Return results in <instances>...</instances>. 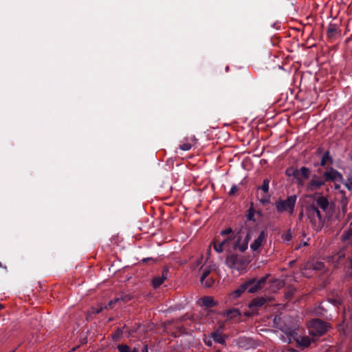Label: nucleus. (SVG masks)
Returning a JSON list of instances; mask_svg holds the SVG:
<instances>
[{"label": "nucleus", "mask_w": 352, "mask_h": 352, "mask_svg": "<svg viewBox=\"0 0 352 352\" xmlns=\"http://www.w3.org/2000/svg\"><path fill=\"white\" fill-rule=\"evenodd\" d=\"M329 205V201L326 197L318 196L311 204L305 207L306 220L314 230L319 231L323 228L325 217L322 214L320 210L322 212H326Z\"/></svg>", "instance_id": "f257e3e1"}, {"label": "nucleus", "mask_w": 352, "mask_h": 352, "mask_svg": "<svg viewBox=\"0 0 352 352\" xmlns=\"http://www.w3.org/2000/svg\"><path fill=\"white\" fill-rule=\"evenodd\" d=\"M296 199V195H291L286 199L277 200L275 202V206L278 212H288L289 214H293Z\"/></svg>", "instance_id": "f03ea898"}, {"label": "nucleus", "mask_w": 352, "mask_h": 352, "mask_svg": "<svg viewBox=\"0 0 352 352\" xmlns=\"http://www.w3.org/2000/svg\"><path fill=\"white\" fill-rule=\"evenodd\" d=\"M328 329L327 323L320 319L313 320L309 326V333L314 337H319L324 335Z\"/></svg>", "instance_id": "7ed1b4c3"}, {"label": "nucleus", "mask_w": 352, "mask_h": 352, "mask_svg": "<svg viewBox=\"0 0 352 352\" xmlns=\"http://www.w3.org/2000/svg\"><path fill=\"white\" fill-rule=\"evenodd\" d=\"M226 263L230 268L237 271L244 270L248 265L246 261L242 257L235 254L228 256L226 258Z\"/></svg>", "instance_id": "20e7f679"}, {"label": "nucleus", "mask_w": 352, "mask_h": 352, "mask_svg": "<svg viewBox=\"0 0 352 352\" xmlns=\"http://www.w3.org/2000/svg\"><path fill=\"white\" fill-rule=\"evenodd\" d=\"M268 275L258 280L255 278L250 279V280L245 283L246 289L248 293H254L261 289H262L266 283Z\"/></svg>", "instance_id": "39448f33"}, {"label": "nucleus", "mask_w": 352, "mask_h": 352, "mask_svg": "<svg viewBox=\"0 0 352 352\" xmlns=\"http://www.w3.org/2000/svg\"><path fill=\"white\" fill-rule=\"evenodd\" d=\"M197 140L195 138V135H190L189 137H186L181 142L179 148L183 151H188L190 149L197 147Z\"/></svg>", "instance_id": "423d86ee"}, {"label": "nucleus", "mask_w": 352, "mask_h": 352, "mask_svg": "<svg viewBox=\"0 0 352 352\" xmlns=\"http://www.w3.org/2000/svg\"><path fill=\"white\" fill-rule=\"evenodd\" d=\"M340 241L344 248L352 246V227L344 230L340 236Z\"/></svg>", "instance_id": "0eeeda50"}, {"label": "nucleus", "mask_w": 352, "mask_h": 352, "mask_svg": "<svg viewBox=\"0 0 352 352\" xmlns=\"http://www.w3.org/2000/svg\"><path fill=\"white\" fill-rule=\"evenodd\" d=\"M232 236H229L221 242L217 243L214 242V248L218 253L222 252L225 249L230 248V242L233 239Z\"/></svg>", "instance_id": "6e6552de"}, {"label": "nucleus", "mask_w": 352, "mask_h": 352, "mask_svg": "<svg viewBox=\"0 0 352 352\" xmlns=\"http://www.w3.org/2000/svg\"><path fill=\"white\" fill-rule=\"evenodd\" d=\"M266 236L267 234L265 231L261 232L258 236L254 240L253 243L250 245V248L254 251L257 250L265 241Z\"/></svg>", "instance_id": "1a4fd4ad"}, {"label": "nucleus", "mask_w": 352, "mask_h": 352, "mask_svg": "<svg viewBox=\"0 0 352 352\" xmlns=\"http://www.w3.org/2000/svg\"><path fill=\"white\" fill-rule=\"evenodd\" d=\"M168 270L164 269L161 276H156L152 280V286L154 288L160 287L167 278Z\"/></svg>", "instance_id": "9d476101"}, {"label": "nucleus", "mask_w": 352, "mask_h": 352, "mask_svg": "<svg viewBox=\"0 0 352 352\" xmlns=\"http://www.w3.org/2000/svg\"><path fill=\"white\" fill-rule=\"evenodd\" d=\"M324 176L327 181L329 180H338L341 179L342 175L337 170L331 168L329 170H327L324 173Z\"/></svg>", "instance_id": "9b49d317"}, {"label": "nucleus", "mask_w": 352, "mask_h": 352, "mask_svg": "<svg viewBox=\"0 0 352 352\" xmlns=\"http://www.w3.org/2000/svg\"><path fill=\"white\" fill-rule=\"evenodd\" d=\"M324 184V182L318 179V177H313L311 180L310 181L307 189L309 190H315L320 188Z\"/></svg>", "instance_id": "f8f14e48"}, {"label": "nucleus", "mask_w": 352, "mask_h": 352, "mask_svg": "<svg viewBox=\"0 0 352 352\" xmlns=\"http://www.w3.org/2000/svg\"><path fill=\"white\" fill-rule=\"evenodd\" d=\"M346 256L345 252L342 250L338 252L336 254L332 256L331 261L332 263H335V266H337L338 264H340L344 261Z\"/></svg>", "instance_id": "ddd939ff"}, {"label": "nucleus", "mask_w": 352, "mask_h": 352, "mask_svg": "<svg viewBox=\"0 0 352 352\" xmlns=\"http://www.w3.org/2000/svg\"><path fill=\"white\" fill-rule=\"evenodd\" d=\"M266 302V300L264 298L260 297L257 298L253 299L250 303L249 307L252 309H257L258 307H262Z\"/></svg>", "instance_id": "4468645a"}, {"label": "nucleus", "mask_w": 352, "mask_h": 352, "mask_svg": "<svg viewBox=\"0 0 352 352\" xmlns=\"http://www.w3.org/2000/svg\"><path fill=\"white\" fill-rule=\"evenodd\" d=\"M338 34V28L335 24H329L327 28V34L329 38L333 39Z\"/></svg>", "instance_id": "2eb2a0df"}, {"label": "nucleus", "mask_w": 352, "mask_h": 352, "mask_svg": "<svg viewBox=\"0 0 352 352\" xmlns=\"http://www.w3.org/2000/svg\"><path fill=\"white\" fill-rule=\"evenodd\" d=\"M202 305L206 307H212L217 305L214 298L211 296H205L201 299Z\"/></svg>", "instance_id": "dca6fc26"}, {"label": "nucleus", "mask_w": 352, "mask_h": 352, "mask_svg": "<svg viewBox=\"0 0 352 352\" xmlns=\"http://www.w3.org/2000/svg\"><path fill=\"white\" fill-rule=\"evenodd\" d=\"M211 270H212V267L211 266H208V267H206L202 266L200 268V271L202 272L201 276L200 277V282H201V283H204V280H205L206 279V278L208 277L209 274L211 272Z\"/></svg>", "instance_id": "f3484780"}, {"label": "nucleus", "mask_w": 352, "mask_h": 352, "mask_svg": "<svg viewBox=\"0 0 352 352\" xmlns=\"http://www.w3.org/2000/svg\"><path fill=\"white\" fill-rule=\"evenodd\" d=\"M284 285L285 282L283 280L275 279L272 282L271 288L273 291L275 292L283 287Z\"/></svg>", "instance_id": "a211bd4d"}, {"label": "nucleus", "mask_w": 352, "mask_h": 352, "mask_svg": "<svg viewBox=\"0 0 352 352\" xmlns=\"http://www.w3.org/2000/svg\"><path fill=\"white\" fill-rule=\"evenodd\" d=\"M211 337L213 338L214 341L216 342H218L221 344L225 343V339L219 331L212 332L211 333Z\"/></svg>", "instance_id": "6ab92c4d"}, {"label": "nucleus", "mask_w": 352, "mask_h": 352, "mask_svg": "<svg viewBox=\"0 0 352 352\" xmlns=\"http://www.w3.org/2000/svg\"><path fill=\"white\" fill-rule=\"evenodd\" d=\"M308 267L316 271H323L324 270V265L322 262L316 261L310 264Z\"/></svg>", "instance_id": "aec40b11"}, {"label": "nucleus", "mask_w": 352, "mask_h": 352, "mask_svg": "<svg viewBox=\"0 0 352 352\" xmlns=\"http://www.w3.org/2000/svg\"><path fill=\"white\" fill-rule=\"evenodd\" d=\"M296 341L300 345V346H308L310 345L311 341H313L312 340H311L308 337H298V338H296Z\"/></svg>", "instance_id": "412c9836"}, {"label": "nucleus", "mask_w": 352, "mask_h": 352, "mask_svg": "<svg viewBox=\"0 0 352 352\" xmlns=\"http://www.w3.org/2000/svg\"><path fill=\"white\" fill-rule=\"evenodd\" d=\"M239 311L236 309L227 310L223 314V315L226 316L228 319L236 318V316H239Z\"/></svg>", "instance_id": "4be33fe9"}, {"label": "nucleus", "mask_w": 352, "mask_h": 352, "mask_svg": "<svg viewBox=\"0 0 352 352\" xmlns=\"http://www.w3.org/2000/svg\"><path fill=\"white\" fill-rule=\"evenodd\" d=\"M246 290V287L244 283L239 288L235 289L232 295L234 296V298H239L241 294H243Z\"/></svg>", "instance_id": "5701e85b"}, {"label": "nucleus", "mask_w": 352, "mask_h": 352, "mask_svg": "<svg viewBox=\"0 0 352 352\" xmlns=\"http://www.w3.org/2000/svg\"><path fill=\"white\" fill-rule=\"evenodd\" d=\"M285 173L289 177L293 176L294 178H298L300 172L298 169L290 167L286 170Z\"/></svg>", "instance_id": "b1692460"}, {"label": "nucleus", "mask_w": 352, "mask_h": 352, "mask_svg": "<svg viewBox=\"0 0 352 352\" xmlns=\"http://www.w3.org/2000/svg\"><path fill=\"white\" fill-rule=\"evenodd\" d=\"M298 170L300 172V177H303L305 179L309 177L310 171L307 168L303 166Z\"/></svg>", "instance_id": "393cba45"}, {"label": "nucleus", "mask_w": 352, "mask_h": 352, "mask_svg": "<svg viewBox=\"0 0 352 352\" xmlns=\"http://www.w3.org/2000/svg\"><path fill=\"white\" fill-rule=\"evenodd\" d=\"M214 283V278L211 277H208L205 280H204V283H201L205 287H210L213 285Z\"/></svg>", "instance_id": "a878e982"}, {"label": "nucleus", "mask_w": 352, "mask_h": 352, "mask_svg": "<svg viewBox=\"0 0 352 352\" xmlns=\"http://www.w3.org/2000/svg\"><path fill=\"white\" fill-rule=\"evenodd\" d=\"M119 352H131L132 349L126 344H120L118 346Z\"/></svg>", "instance_id": "bb28decb"}, {"label": "nucleus", "mask_w": 352, "mask_h": 352, "mask_svg": "<svg viewBox=\"0 0 352 352\" xmlns=\"http://www.w3.org/2000/svg\"><path fill=\"white\" fill-rule=\"evenodd\" d=\"M329 162H332V160H331L330 155H322V157L321 159V162H320L322 166H324L325 164H327Z\"/></svg>", "instance_id": "cd10ccee"}, {"label": "nucleus", "mask_w": 352, "mask_h": 352, "mask_svg": "<svg viewBox=\"0 0 352 352\" xmlns=\"http://www.w3.org/2000/svg\"><path fill=\"white\" fill-rule=\"evenodd\" d=\"M269 183H270V182L267 179H265L263 180V185L261 186V189L265 192H267L269 190Z\"/></svg>", "instance_id": "c85d7f7f"}, {"label": "nucleus", "mask_w": 352, "mask_h": 352, "mask_svg": "<svg viewBox=\"0 0 352 352\" xmlns=\"http://www.w3.org/2000/svg\"><path fill=\"white\" fill-rule=\"evenodd\" d=\"M122 335V330L120 329H118L116 332L112 335V337L115 340H118L121 338Z\"/></svg>", "instance_id": "c756f323"}, {"label": "nucleus", "mask_w": 352, "mask_h": 352, "mask_svg": "<svg viewBox=\"0 0 352 352\" xmlns=\"http://www.w3.org/2000/svg\"><path fill=\"white\" fill-rule=\"evenodd\" d=\"M132 298H133V296L131 295L124 294L120 298V300H122L124 302H127L130 301Z\"/></svg>", "instance_id": "7c9ffc66"}, {"label": "nucleus", "mask_w": 352, "mask_h": 352, "mask_svg": "<svg viewBox=\"0 0 352 352\" xmlns=\"http://www.w3.org/2000/svg\"><path fill=\"white\" fill-rule=\"evenodd\" d=\"M345 185H346V187L348 189H351L352 188V173H351V175L347 178V180H346V182Z\"/></svg>", "instance_id": "2f4dec72"}, {"label": "nucleus", "mask_w": 352, "mask_h": 352, "mask_svg": "<svg viewBox=\"0 0 352 352\" xmlns=\"http://www.w3.org/2000/svg\"><path fill=\"white\" fill-rule=\"evenodd\" d=\"M282 238L287 241H289L292 239V234L290 232V230H288L286 233L283 234L282 236Z\"/></svg>", "instance_id": "473e14b6"}, {"label": "nucleus", "mask_w": 352, "mask_h": 352, "mask_svg": "<svg viewBox=\"0 0 352 352\" xmlns=\"http://www.w3.org/2000/svg\"><path fill=\"white\" fill-rule=\"evenodd\" d=\"M120 301V298H115L112 300H111L108 305L105 307L106 309H108V308H112L113 307V305L117 302Z\"/></svg>", "instance_id": "72a5a7b5"}, {"label": "nucleus", "mask_w": 352, "mask_h": 352, "mask_svg": "<svg viewBox=\"0 0 352 352\" xmlns=\"http://www.w3.org/2000/svg\"><path fill=\"white\" fill-rule=\"evenodd\" d=\"M254 209L252 208H251L248 210V214L247 215L248 219V220H252L253 218H254Z\"/></svg>", "instance_id": "f704fd0d"}, {"label": "nucleus", "mask_w": 352, "mask_h": 352, "mask_svg": "<svg viewBox=\"0 0 352 352\" xmlns=\"http://www.w3.org/2000/svg\"><path fill=\"white\" fill-rule=\"evenodd\" d=\"M237 190H238V187H237L236 186H235V185H234V186H233L231 188V189H230V192H229V193H228V194H229V195L232 196V195H234L235 194V192H236Z\"/></svg>", "instance_id": "c9c22d12"}, {"label": "nucleus", "mask_w": 352, "mask_h": 352, "mask_svg": "<svg viewBox=\"0 0 352 352\" xmlns=\"http://www.w3.org/2000/svg\"><path fill=\"white\" fill-rule=\"evenodd\" d=\"M232 228H227L226 230H222L221 232V234L224 236V235H227V234H229L232 233Z\"/></svg>", "instance_id": "e433bc0d"}, {"label": "nucleus", "mask_w": 352, "mask_h": 352, "mask_svg": "<svg viewBox=\"0 0 352 352\" xmlns=\"http://www.w3.org/2000/svg\"><path fill=\"white\" fill-rule=\"evenodd\" d=\"M298 181V184L300 186H302L304 184L303 182V177H300V174L298 175V178H296Z\"/></svg>", "instance_id": "4c0bfd02"}, {"label": "nucleus", "mask_w": 352, "mask_h": 352, "mask_svg": "<svg viewBox=\"0 0 352 352\" xmlns=\"http://www.w3.org/2000/svg\"><path fill=\"white\" fill-rule=\"evenodd\" d=\"M102 309H103V308H102V307H100V308H98V309L93 308V309H92V312H93V313H95V314H98V313H100V311H102Z\"/></svg>", "instance_id": "58836bf2"}, {"label": "nucleus", "mask_w": 352, "mask_h": 352, "mask_svg": "<svg viewBox=\"0 0 352 352\" xmlns=\"http://www.w3.org/2000/svg\"><path fill=\"white\" fill-rule=\"evenodd\" d=\"M293 294H294V290L292 289H290V290L287 293V294H286L287 298H289V297L292 296L293 295Z\"/></svg>", "instance_id": "ea45409f"}, {"label": "nucleus", "mask_w": 352, "mask_h": 352, "mask_svg": "<svg viewBox=\"0 0 352 352\" xmlns=\"http://www.w3.org/2000/svg\"><path fill=\"white\" fill-rule=\"evenodd\" d=\"M331 301L335 305L340 304V300L337 299H331Z\"/></svg>", "instance_id": "a19ab883"}, {"label": "nucleus", "mask_w": 352, "mask_h": 352, "mask_svg": "<svg viewBox=\"0 0 352 352\" xmlns=\"http://www.w3.org/2000/svg\"><path fill=\"white\" fill-rule=\"evenodd\" d=\"M280 320V317H277L276 316L274 319V324H276V325H278V321Z\"/></svg>", "instance_id": "79ce46f5"}, {"label": "nucleus", "mask_w": 352, "mask_h": 352, "mask_svg": "<svg viewBox=\"0 0 352 352\" xmlns=\"http://www.w3.org/2000/svg\"><path fill=\"white\" fill-rule=\"evenodd\" d=\"M342 210L343 213H345L346 212L347 208H346V204L342 205Z\"/></svg>", "instance_id": "37998d69"}, {"label": "nucleus", "mask_w": 352, "mask_h": 352, "mask_svg": "<svg viewBox=\"0 0 352 352\" xmlns=\"http://www.w3.org/2000/svg\"><path fill=\"white\" fill-rule=\"evenodd\" d=\"M142 352H148L147 345H145L142 351Z\"/></svg>", "instance_id": "c03bdc74"}, {"label": "nucleus", "mask_w": 352, "mask_h": 352, "mask_svg": "<svg viewBox=\"0 0 352 352\" xmlns=\"http://www.w3.org/2000/svg\"><path fill=\"white\" fill-rule=\"evenodd\" d=\"M303 214H304V212H303V211H302V212L299 214V219H300L302 217Z\"/></svg>", "instance_id": "a18cd8bd"}, {"label": "nucleus", "mask_w": 352, "mask_h": 352, "mask_svg": "<svg viewBox=\"0 0 352 352\" xmlns=\"http://www.w3.org/2000/svg\"><path fill=\"white\" fill-rule=\"evenodd\" d=\"M228 148H225L224 150L223 151V153H230V151H227Z\"/></svg>", "instance_id": "49530a36"}, {"label": "nucleus", "mask_w": 352, "mask_h": 352, "mask_svg": "<svg viewBox=\"0 0 352 352\" xmlns=\"http://www.w3.org/2000/svg\"><path fill=\"white\" fill-rule=\"evenodd\" d=\"M205 342H206L208 345H209V346H210V345H211V342H210V340H209V341H206H206H205Z\"/></svg>", "instance_id": "de8ad7c7"}, {"label": "nucleus", "mask_w": 352, "mask_h": 352, "mask_svg": "<svg viewBox=\"0 0 352 352\" xmlns=\"http://www.w3.org/2000/svg\"><path fill=\"white\" fill-rule=\"evenodd\" d=\"M131 352H138V349L134 348L133 349H132Z\"/></svg>", "instance_id": "09e8293b"}, {"label": "nucleus", "mask_w": 352, "mask_h": 352, "mask_svg": "<svg viewBox=\"0 0 352 352\" xmlns=\"http://www.w3.org/2000/svg\"><path fill=\"white\" fill-rule=\"evenodd\" d=\"M0 267H3L4 269H6V267L3 266V265L1 262H0Z\"/></svg>", "instance_id": "8fccbe9b"}, {"label": "nucleus", "mask_w": 352, "mask_h": 352, "mask_svg": "<svg viewBox=\"0 0 352 352\" xmlns=\"http://www.w3.org/2000/svg\"><path fill=\"white\" fill-rule=\"evenodd\" d=\"M352 217V214H351V213H349V214H348V218H350V217Z\"/></svg>", "instance_id": "3c124183"}, {"label": "nucleus", "mask_w": 352, "mask_h": 352, "mask_svg": "<svg viewBox=\"0 0 352 352\" xmlns=\"http://www.w3.org/2000/svg\"><path fill=\"white\" fill-rule=\"evenodd\" d=\"M3 307H4V306H3V305L0 304V309H3Z\"/></svg>", "instance_id": "603ef678"}, {"label": "nucleus", "mask_w": 352, "mask_h": 352, "mask_svg": "<svg viewBox=\"0 0 352 352\" xmlns=\"http://www.w3.org/2000/svg\"><path fill=\"white\" fill-rule=\"evenodd\" d=\"M324 154L328 155V154H329V151H326V152H324Z\"/></svg>", "instance_id": "864d4df0"}, {"label": "nucleus", "mask_w": 352, "mask_h": 352, "mask_svg": "<svg viewBox=\"0 0 352 352\" xmlns=\"http://www.w3.org/2000/svg\"><path fill=\"white\" fill-rule=\"evenodd\" d=\"M349 226H350V227H352V220H351V222L350 223Z\"/></svg>", "instance_id": "5fc2aeb1"}, {"label": "nucleus", "mask_w": 352, "mask_h": 352, "mask_svg": "<svg viewBox=\"0 0 352 352\" xmlns=\"http://www.w3.org/2000/svg\"><path fill=\"white\" fill-rule=\"evenodd\" d=\"M350 318L352 320V314H350Z\"/></svg>", "instance_id": "6e6d98bb"}, {"label": "nucleus", "mask_w": 352, "mask_h": 352, "mask_svg": "<svg viewBox=\"0 0 352 352\" xmlns=\"http://www.w3.org/2000/svg\"><path fill=\"white\" fill-rule=\"evenodd\" d=\"M351 263L352 265V255H351Z\"/></svg>", "instance_id": "4d7b16f0"}, {"label": "nucleus", "mask_w": 352, "mask_h": 352, "mask_svg": "<svg viewBox=\"0 0 352 352\" xmlns=\"http://www.w3.org/2000/svg\"><path fill=\"white\" fill-rule=\"evenodd\" d=\"M147 259L146 258H144L143 259V261L145 262Z\"/></svg>", "instance_id": "13d9d810"}, {"label": "nucleus", "mask_w": 352, "mask_h": 352, "mask_svg": "<svg viewBox=\"0 0 352 352\" xmlns=\"http://www.w3.org/2000/svg\"><path fill=\"white\" fill-rule=\"evenodd\" d=\"M351 292H352V287H351Z\"/></svg>", "instance_id": "bf43d9fd"}]
</instances>
